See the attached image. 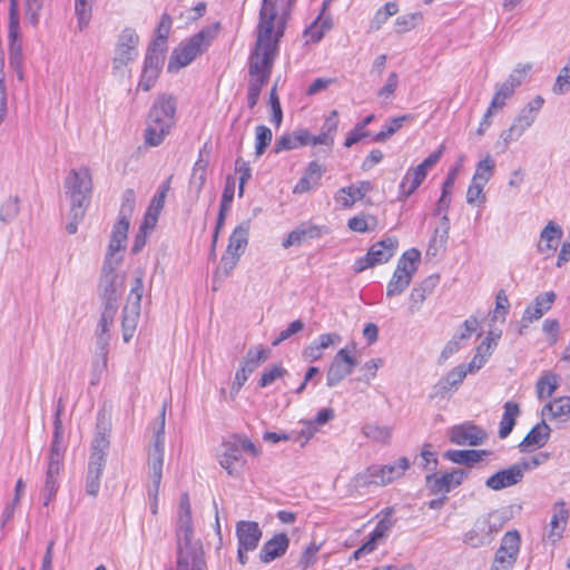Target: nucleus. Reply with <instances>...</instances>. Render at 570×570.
<instances>
[{
	"label": "nucleus",
	"mask_w": 570,
	"mask_h": 570,
	"mask_svg": "<svg viewBox=\"0 0 570 570\" xmlns=\"http://www.w3.org/2000/svg\"><path fill=\"white\" fill-rule=\"evenodd\" d=\"M513 94L514 90L512 89V87L510 85H505L504 82H502L497 86V90L489 106L491 107V109H502L505 106L507 99L512 97Z\"/></svg>",
	"instance_id": "obj_57"
},
{
	"label": "nucleus",
	"mask_w": 570,
	"mask_h": 570,
	"mask_svg": "<svg viewBox=\"0 0 570 570\" xmlns=\"http://www.w3.org/2000/svg\"><path fill=\"white\" fill-rule=\"evenodd\" d=\"M207 166L208 160L203 158V150H200L189 179V194L193 195L195 199L199 197L206 183Z\"/></svg>",
	"instance_id": "obj_32"
},
{
	"label": "nucleus",
	"mask_w": 570,
	"mask_h": 570,
	"mask_svg": "<svg viewBox=\"0 0 570 570\" xmlns=\"http://www.w3.org/2000/svg\"><path fill=\"white\" fill-rule=\"evenodd\" d=\"M116 269L106 268L102 266V274L99 283V295L104 301V307H117V301L120 295L119 286L121 284L120 277L115 273Z\"/></svg>",
	"instance_id": "obj_14"
},
{
	"label": "nucleus",
	"mask_w": 570,
	"mask_h": 570,
	"mask_svg": "<svg viewBox=\"0 0 570 570\" xmlns=\"http://www.w3.org/2000/svg\"><path fill=\"white\" fill-rule=\"evenodd\" d=\"M523 479L521 469L515 464L498 471L497 473L489 476L485 481V485L494 491L512 487L521 482Z\"/></svg>",
	"instance_id": "obj_19"
},
{
	"label": "nucleus",
	"mask_w": 570,
	"mask_h": 570,
	"mask_svg": "<svg viewBox=\"0 0 570 570\" xmlns=\"http://www.w3.org/2000/svg\"><path fill=\"white\" fill-rule=\"evenodd\" d=\"M554 299L556 294L553 292H546L538 295L533 303L523 312L520 334H523L522 327H527L530 323L540 320L548 311H550Z\"/></svg>",
	"instance_id": "obj_17"
},
{
	"label": "nucleus",
	"mask_w": 570,
	"mask_h": 570,
	"mask_svg": "<svg viewBox=\"0 0 570 570\" xmlns=\"http://www.w3.org/2000/svg\"><path fill=\"white\" fill-rule=\"evenodd\" d=\"M537 395L539 399L551 396L558 387V375L546 373L537 382Z\"/></svg>",
	"instance_id": "obj_46"
},
{
	"label": "nucleus",
	"mask_w": 570,
	"mask_h": 570,
	"mask_svg": "<svg viewBox=\"0 0 570 570\" xmlns=\"http://www.w3.org/2000/svg\"><path fill=\"white\" fill-rule=\"evenodd\" d=\"M411 281L410 276L394 271L392 278L386 286V296L391 298L401 295L409 287Z\"/></svg>",
	"instance_id": "obj_47"
},
{
	"label": "nucleus",
	"mask_w": 570,
	"mask_h": 570,
	"mask_svg": "<svg viewBox=\"0 0 570 570\" xmlns=\"http://www.w3.org/2000/svg\"><path fill=\"white\" fill-rule=\"evenodd\" d=\"M262 530L255 521H238L236 523V537L238 546L243 549L255 550L262 538Z\"/></svg>",
	"instance_id": "obj_20"
},
{
	"label": "nucleus",
	"mask_w": 570,
	"mask_h": 570,
	"mask_svg": "<svg viewBox=\"0 0 570 570\" xmlns=\"http://www.w3.org/2000/svg\"><path fill=\"white\" fill-rule=\"evenodd\" d=\"M399 86V75L396 72H390L385 85L377 91L379 98H381L385 104H389L393 100L395 90Z\"/></svg>",
	"instance_id": "obj_60"
},
{
	"label": "nucleus",
	"mask_w": 570,
	"mask_h": 570,
	"mask_svg": "<svg viewBox=\"0 0 570 570\" xmlns=\"http://www.w3.org/2000/svg\"><path fill=\"white\" fill-rule=\"evenodd\" d=\"M177 550L202 547L199 541L194 540L191 519H178L176 528Z\"/></svg>",
	"instance_id": "obj_35"
},
{
	"label": "nucleus",
	"mask_w": 570,
	"mask_h": 570,
	"mask_svg": "<svg viewBox=\"0 0 570 570\" xmlns=\"http://www.w3.org/2000/svg\"><path fill=\"white\" fill-rule=\"evenodd\" d=\"M242 451L237 443L233 441L223 444V452L219 454V464L227 471L229 475L238 473L239 469L244 465Z\"/></svg>",
	"instance_id": "obj_21"
},
{
	"label": "nucleus",
	"mask_w": 570,
	"mask_h": 570,
	"mask_svg": "<svg viewBox=\"0 0 570 570\" xmlns=\"http://www.w3.org/2000/svg\"><path fill=\"white\" fill-rule=\"evenodd\" d=\"M422 19L420 13H406L400 16L395 20V31L404 33L415 28L417 22Z\"/></svg>",
	"instance_id": "obj_61"
},
{
	"label": "nucleus",
	"mask_w": 570,
	"mask_h": 570,
	"mask_svg": "<svg viewBox=\"0 0 570 570\" xmlns=\"http://www.w3.org/2000/svg\"><path fill=\"white\" fill-rule=\"evenodd\" d=\"M166 45V36L157 37L153 45L148 48L145 60L144 68L148 70H154L160 73L163 65H164V51Z\"/></svg>",
	"instance_id": "obj_29"
},
{
	"label": "nucleus",
	"mask_w": 570,
	"mask_h": 570,
	"mask_svg": "<svg viewBox=\"0 0 570 570\" xmlns=\"http://www.w3.org/2000/svg\"><path fill=\"white\" fill-rule=\"evenodd\" d=\"M239 256L236 254H229L225 250L224 255L220 258L219 265L217 266L214 273V281H223L227 278L233 269L236 267Z\"/></svg>",
	"instance_id": "obj_44"
},
{
	"label": "nucleus",
	"mask_w": 570,
	"mask_h": 570,
	"mask_svg": "<svg viewBox=\"0 0 570 570\" xmlns=\"http://www.w3.org/2000/svg\"><path fill=\"white\" fill-rule=\"evenodd\" d=\"M421 259V253L416 248H410L406 252L403 253V255L397 261V265L395 271L405 274L406 276H410L411 279L413 278V275L416 272V264Z\"/></svg>",
	"instance_id": "obj_39"
},
{
	"label": "nucleus",
	"mask_w": 570,
	"mask_h": 570,
	"mask_svg": "<svg viewBox=\"0 0 570 570\" xmlns=\"http://www.w3.org/2000/svg\"><path fill=\"white\" fill-rule=\"evenodd\" d=\"M551 429L544 420L537 423L524 439L519 443L518 449L521 453L532 452L544 446L550 438Z\"/></svg>",
	"instance_id": "obj_18"
},
{
	"label": "nucleus",
	"mask_w": 570,
	"mask_h": 570,
	"mask_svg": "<svg viewBox=\"0 0 570 570\" xmlns=\"http://www.w3.org/2000/svg\"><path fill=\"white\" fill-rule=\"evenodd\" d=\"M377 225L376 217L372 215H360L348 219L347 226L351 230L356 233H366L375 229Z\"/></svg>",
	"instance_id": "obj_49"
},
{
	"label": "nucleus",
	"mask_w": 570,
	"mask_h": 570,
	"mask_svg": "<svg viewBox=\"0 0 570 570\" xmlns=\"http://www.w3.org/2000/svg\"><path fill=\"white\" fill-rule=\"evenodd\" d=\"M19 209V198L17 196H10L0 207V219L4 223L13 220Z\"/></svg>",
	"instance_id": "obj_59"
},
{
	"label": "nucleus",
	"mask_w": 570,
	"mask_h": 570,
	"mask_svg": "<svg viewBox=\"0 0 570 570\" xmlns=\"http://www.w3.org/2000/svg\"><path fill=\"white\" fill-rule=\"evenodd\" d=\"M161 428L156 435L154 449L149 453L148 470L150 484L148 485V497L150 499V511L153 514L158 512V493L163 478L164 465V426H165V406L160 413Z\"/></svg>",
	"instance_id": "obj_4"
},
{
	"label": "nucleus",
	"mask_w": 570,
	"mask_h": 570,
	"mask_svg": "<svg viewBox=\"0 0 570 570\" xmlns=\"http://www.w3.org/2000/svg\"><path fill=\"white\" fill-rule=\"evenodd\" d=\"M285 374H287V371L282 365H273L262 374L258 384L261 387H266Z\"/></svg>",
	"instance_id": "obj_64"
},
{
	"label": "nucleus",
	"mask_w": 570,
	"mask_h": 570,
	"mask_svg": "<svg viewBox=\"0 0 570 570\" xmlns=\"http://www.w3.org/2000/svg\"><path fill=\"white\" fill-rule=\"evenodd\" d=\"M109 439L106 432L97 431L91 443L89 460L106 463Z\"/></svg>",
	"instance_id": "obj_41"
},
{
	"label": "nucleus",
	"mask_w": 570,
	"mask_h": 570,
	"mask_svg": "<svg viewBox=\"0 0 570 570\" xmlns=\"http://www.w3.org/2000/svg\"><path fill=\"white\" fill-rule=\"evenodd\" d=\"M443 151L444 146L441 145L438 150L430 154L421 164L406 170L399 185V200H405L420 187L426 178L429 170L441 159Z\"/></svg>",
	"instance_id": "obj_6"
},
{
	"label": "nucleus",
	"mask_w": 570,
	"mask_h": 570,
	"mask_svg": "<svg viewBox=\"0 0 570 570\" xmlns=\"http://www.w3.org/2000/svg\"><path fill=\"white\" fill-rule=\"evenodd\" d=\"M117 308H114L111 305L108 307H104V311L97 325L96 334H110V327L114 323Z\"/></svg>",
	"instance_id": "obj_63"
},
{
	"label": "nucleus",
	"mask_w": 570,
	"mask_h": 570,
	"mask_svg": "<svg viewBox=\"0 0 570 570\" xmlns=\"http://www.w3.org/2000/svg\"><path fill=\"white\" fill-rule=\"evenodd\" d=\"M267 357L268 351L265 348L249 350L246 353L242 366L245 367L247 372L253 373L261 363L267 360Z\"/></svg>",
	"instance_id": "obj_55"
},
{
	"label": "nucleus",
	"mask_w": 570,
	"mask_h": 570,
	"mask_svg": "<svg viewBox=\"0 0 570 570\" xmlns=\"http://www.w3.org/2000/svg\"><path fill=\"white\" fill-rule=\"evenodd\" d=\"M332 27L333 20L331 16L318 14L316 19L312 22V24L307 27L304 31L306 43L320 42L323 39L324 35L332 29Z\"/></svg>",
	"instance_id": "obj_34"
},
{
	"label": "nucleus",
	"mask_w": 570,
	"mask_h": 570,
	"mask_svg": "<svg viewBox=\"0 0 570 570\" xmlns=\"http://www.w3.org/2000/svg\"><path fill=\"white\" fill-rule=\"evenodd\" d=\"M385 538L386 535L383 532L374 528L368 539L353 552V559L358 560L363 556L372 553L377 548L379 542Z\"/></svg>",
	"instance_id": "obj_48"
},
{
	"label": "nucleus",
	"mask_w": 570,
	"mask_h": 570,
	"mask_svg": "<svg viewBox=\"0 0 570 570\" xmlns=\"http://www.w3.org/2000/svg\"><path fill=\"white\" fill-rule=\"evenodd\" d=\"M94 1L95 0H75V11L80 30L89 24Z\"/></svg>",
	"instance_id": "obj_51"
},
{
	"label": "nucleus",
	"mask_w": 570,
	"mask_h": 570,
	"mask_svg": "<svg viewBox=\"0 0 570 570\" xmlns=\"http://www.w3.org/2000/svg\"><path fill=\"white\" fill-rule=\"evenodd\" d=\"M20 37L18 0H10L8 22L9 53H22Z\"/></svg>",
	"instance_id": "obj_23"
},
{
	"label": "nucleus",
	"mask_w": 570,
	"mask_h": 570,
	"mask_svg": "<svg viewBox=\"0 0 570 570\" xmlns=\"http://www.w3.org/2000/svg\"><path fill=\"white\" fill-rule=\"evenodd\" d=\"M324 171L325 169L316 160L311 161L307 165L303 176L294 186L293 191L295 194H303L315 188L320 185Z\"/></svg>",
	"instance_id": "obj_25"
},
{
	"label": "nucleus",
	"mask_w": 570,
	"mask_h": 570,
	"mask_svg": "<svg viewBox=\"0 0 570 570\" xmlns=\"http://www.w3.org/2000/svg\"><path fill=\"white\" fill-rule=\"evenodd\" d=\"M492 514L480 517L463 538V542L472 548H479L492 542L500 525L494 522Z\"/></svg>",
	"instance_id": "obj_9"
},
{
	"label": "nucleus",
	"mask_w": 570,
	"mask_h": 570,
	"mask_svg": "<svg viewBox=\"0 0 570 570\" xmlns=\"http://www.w3.org/2000/svg\"><path fill=\"white\" fill-rule=\"evenodd\" d=\"M356 360L351 355L346 348H341L327 370L326 384L330 387L336 386L347 375H350L356 366Z\"/></svg>",
	"instance_id": "obj_11"
},
{
	"label": "nucleus",
	"mask_w": 570,
	"mask_h": 570,
	"mask_svg": "<svg viewBox=\"0 0 570 570\" xmlns=\"http://www.w3.org/2000/svg\"><path fill=\"white\" fill-rule=\"evenodd\" d=\"M106 463L97 461H88L85 490L90 497L96 498L100 490V479L105 470Z\"/></svg>",
	"instance_id": "obj_33"
},
{
	"label": "nucleus",
	"mask_w": 570,
	"mask_h": 570,
	"mask_svg": "<svg viewBox=\"0 0 570 570\" xmlns=\"http://www.w3.org/2000/svg\"><path fill=\"white\" fill-rule=\"evenodd\" d=\"M126 245L120 242H115L110 238L108 252L104 262V266L109 269H116L117 266L121 263L122 256L118 255L122 249H125Z\"/></svg>",
	"instance_id": "obj_54"
},
{
	"label": "nucleus",
	"mask_w": 570,
	"mask_h": 570,
	"mask_svg": "<svg viewBox=\"0 0 570 570\" xmlns=\"http://www.w3.org/2000/svg\"><path fill=\"white\" fill-rule=\"evenodd\" d=\"M543 420H559L566 422L570 419V397L561 396L547 403L541 411Z\"/></svg>",
	"instance_id": "obj_28"
},
{
	"label": "nucleus",
	"mask_w": 570,
	"mask_h": 570,
	"mask_svg": "<svg viewBox=\"0 0 570 570\" xmlns=\"http://www.w3.org/2000/svg\"><path fill=\"white\" fill-rule=\"evenodd\" d=\"M488 453L485 450H448L443 456L455 464L472 465Z\"/></svg>",
	"instance_id": "obj_36"
},
{
	"label": "nucleus",
	"mask_w": 570,
	"mask_h": 570,
	"mask_svg": "<svg viewBox=\"0 0 570 570\" xmlns=\"http://www.w3.org/2000/svg\"><path fill=\"white\" fill-rule=\"evenodd\" d=\"M495 161L490 155H487L476 164L475 173L472 179L487 184L493 175Z\"/></svg>",
	"instance_id": "obj_50"
},
{
	"label": "nucleus",
	"mask_w": 570,
	"mask_h": 570,
	"mask_svg": "<svg viewBox=\"0 0 570 570\" xmlns=\"http://www.w3.org/2000/svg\"><path fill=\"white\" fill-rule=\"evenodd\" d=\"M570 518V511L563 500H559L552 505V515L549 524L543 532V540L557 543L563 537V532Z\"/></svg>",
	"instance_id": "obj_12"
},
{
	"label": "nucleus",
	"mask_w": 570,
	"mask_h": 570,
	"mask_svg": "<svg viewBox=\"0 0 570 570\" xmlns=\"http://www.w3.org/2000/svg\"><path fill=\"white\" fill-rule=\"evenodd\" d=\"M289 546V539L285 533L275 534L272 539L266 541L261 549L259 559L264 563H269L273 560L282 557Z\"/></svg>",
	"instance_id": "obj_24"
},
{
	"label": "nucleus",
	"mask_w": 570,
	"mask_h": 570,
	"mask_svg": "<svg viewBox=\"0 0 570 570\" xmlns=\"http://www.w3.org/2000/svg\"><path fill=\"white\" fill-rule=\"evenodd\" d=\"M448 435L450 441L456 445L476 446L485 442L487 432L471 422L454 425L449 429Z\"/></svg>",
	"instance_id": "obj_10"
},
{
	"label": "nucleus",
	"mask_w": 570,
	"mask_h": 570,
	"mask_svg": "<svg viewBox=\"0 0 570 570\" xmlns=\"http://www.w3.org/2000/svg\"><path fill=\"white\" fill-rule=\"evenodd\" d=\"M483 181H478L472 179L471 184L466 191V202L470 205H483L485 203V195L483 193L484 186Z\"/></svg>",
	"instance_id": "obj_58"
},
{
	"label": "nucleus",
	"mask_w": 570,
	"mask_h": 570,
	"mask_svg": "<svg viewBox=\"0 0 570 570\" xmlns=\"http://www.w3.org/2000/svg\"><path fill=\"white\" fill-rule=\"evenodd\" d=\"M466 375L465 365L461 364L454 367L434 385V394L444 396L451 390L458 389Z\"/></svg>",
	"instance_id": "obj_27"
},
{
	"label": "nucleus",
	"mask_w": 570,
	"mask_h": 570,
	"mask_svg": "<svg viewBox=\"0 0 570 570\" xmlns=\"http://www.w3.org/2000/svg\"><path fill=\"white\" fill-rule=\"evenodd\" d=\"M466 472L464 470H453L441 475L435 473L426 475V487L433 494L448 493L453 488L460 485L465 478Z\"/></svg>",
	"instance_id": "obj_15"
},
{
	"label": "nucleus",
	"mask_w": 570,
	"mask_h": 570,
	"mask_svg": "<svg viewBox=\"0 0 570 570\" xmlns=\"http://www.w3.org/2000/svg\"><path fill=\"white\" fill-rule=\"evenodd\" d=\"M60 473L46 471L45 482L41 489L43 505H48L55 498L59 489Z\"/></svg>",
	"instance_id": "obj_45"
},
{
	"label": "nucleus",
	"mask_w": 570,
	"mask_h": 570,
	"mask_svg": "<svg viewBox=\"0 0 570 570\" xmlns=\"http://www.w3.org/2000/svg\"><path fill=\"white\" fill-rule=\"evenodd\" d=\"M409 466L410 462L404 456L391 464L372 465L355 476V485L357 488L385 485L402 476Z\"/></svg>",
	"instance_id": "obj_5"
},
{
	"label": "nucleus",
	"mask_w": 570,
	"mask_h": 570,
	"mask_svg": "<svg viewBox=\"0 0 570 570\" xmlns=\"http://www.w3.org/2000/svg\"><path fill=\"white\" fill-rule=\"evenodd\" d=\"M397 239L395 237H386L368 249V255L375 265L386 263L394 254L397 248Z\"/></svg>",
	"instance_id": "obj_31"
},
{
	"label": "nucleus",
	"mask_w": 570,
	"mask_h": 570,
	"mask_svg": "<svg viewBox=\"0 0 570 570\" xmlns=\"http://www.w3.org/2000/svg\"><path fill=\"white\" fill-rule=\"evenodd\" d=\"M140 315V307L135 305L126 304L122 311V338L124 342L128 343L137 328L138 320Z\"/></svg>",
	"instance_id": "obj_37"
},
{
	"label": "nucleus",
	"mask_w": 570,
	"mask_h": 570,
	"mask_svg": "<svg viewBox=\"0 0 570 570\" xmlns=\"http://www.w3.org/2000/svg\"><path fill=\"white\" fill-rule=\"evenodd\" d=\"M520 550V535L518 531L504 534L500 548L497 550L490 570H512Z\"/></svg>",
	"instance_id": "obj_8"
},
{
	"label": "nucleus",
	"mask_w": 570,
	"mask_h": 570,
	"mask_svg": "<svg viewBox=\"0 0 570 570\" xmlns=\"http://www.w3.org/2000/svg\"><path fill=\"white\" fill-rule=\"evenodd\" d=\"M309 131L307 129H297L289 134L279 136L274 145V153L279 154L284 150H292L303 146H308Z\"/></svg>",
	"instance_id": "obj_26"
},
{
	"label": "nucleus",
	"mask_w": 570,
	"mask_h": 570,
	"mask_svg": "<svg viewBox=\"0 0 570 570\" xmlns=\"http://www.w3.org/2000/svg\"><path fill=\"white\" fill-rule=\"evenodd\" d=\"M535 121V118L525 111L523 108L519 115L513 119L511 126L500 134L498 146L502 145V151H505L509 145L517 141Z\"/></svg>",
	"instance_id": "obj_13"
},
{
	"label": "nucleus",
	"mask_w": 570,
	"mask_h": 570,
	"mask_svg": "<svg viewBox=\"0 0 570 570\" xmlns=\"http://www.w3.org/2000/svg\"><path fill=\"white\" fill-rule=\"evenodd\" d=\"M249 228V220L242 222L238 226H236L229 236L226 252L229 254H237L240 257L248 244Z\"/></svg>",
	"instance_id": "obj_30"
},
{
	"label": "nucleus",
	"mask_w": 570,
	"mask_h": 570,
	"mask_svg": "<svg viewBox=\"0 0 570 570\" xmlns=\"http://www.w3.org/2000/svg\"><path fill=\"white\" fill-rule=\"evenodd\" d=\"M354 193H356L354 185L342 187L336 191L334 199L341 207L351 208L357 200H362Z\"/></svg>",
	"instance_id": "obj_56"
},
{
	"label": "nucleus",
	"mask_w": 570,
	"mask_h": 570,
	"mask_svg": "<svg viewBox=\"0 0 570 570\" xmlns=\"http://www.w3.org/2000/svg\"><path fill=\"white\" fill-rule=\"evenodd\" d=\"M255 134V154L256 156H262L266 148L269 146L273 134L272 130L265 125L257 126Z\"/></svg>",
	"instance_id": "obj_53"
},
{
	"label": "nucleus",
	"mask_w": 570,
	"mask_h": 570,
	"mask_svg": "<svg viewBox=\"0 0 570 570\" xmlns=\"http://www.w3.org/2000/svg\"><path fill=\"white\" fill-rule=\"evenodd\" d=\"M66 193L70 199V215L82 219L92 194V176L89 167L80 166L69 170L65 179Z\"/></svg>",
	"instance_id": "obj_2"
},
{
	"label": "nucleus",
	"mask_w": 570,
	"mask_h": 570,
	"mask_svg": "<svg viewBox=\"0 0 570 570\" xmlns=\"http://www.w3.org/2000/svg\"><path fill=\"white\" fill-rule=\"evenodd\" d=\"M411 119V115H403L387 119L386 122L383 125L382 129L372 137V140L374 142H383L387 140L391 136H393L403 127V124L405 121Z\"/></svg>",
	"instance_id": "obj_40"
},
{
	"label": "nucleus",
	"mask_w": 570,
	"mask_h": 570,
	"mask_svg": "<svg viewBox=\"0 0 570 570\" xmlns=\"http://www.w3.org/2000/svg\"><path fill=\"white\" fill-rule=\"evenodd\" d=\"M322 234L323 228L321 226L311 223H302L287 235L282 245L284 248L299 246L307 240L320 238Z\"/></svg>",
	"instance_id": "obj_22"
},
{
	"label": "nucleus",
	"mask_w": 570,
	"mask_h": 570,
	"mask_svg": "<svg viewBox=\"0 0 570 570\" xmlns=\"http://www.w3.org/2000/svg\"><path fill=\"white\" fill-rule=\"evenodd\" d=\"M570 90V57L568 63L560 70L553 85V92L563 95Z\"/></svg>",
	"instance_id": "obj_62"
},
{
	"label": "nucleus",
	"mask_w": 570,
	"mask_h": 570,
	"mask_svg": "<svg viewBox=\"0 0 570 570\" xmlns=\"http://www.w3.org/2000/svg\"><path fill=\"white\" fill-rule=\"evenodd\" d=\"M563 236V230L556 222L550 220L540 233L539 242L537 244V252L544 258H550L554 255L559 243Z\"/></svg>",
	"instance_id": "obj_16"
},
{
	"label": "nucleus",
	"mask_w": 570,
	"mask_h": 570,
	"mask_svg": "<svg viewBox=\"0 0 570 570\" xmlns=\"http://www.w3.org/2000/svg\"><path fill=\"white\" fill-rule=\"evenodd\" d=\"M334 140L331 139V137H328L327 135L323 134V132H320L318 135L316 136H313L311 132H309V139H308V145H312V146H322L320 148H315L313 151H312V155L317 157V158H326L328 157L332 151H333V147H334Z\"/></svg>",
	"instance_id": "obj_43"
},
{
	"label": "nucleus",
	"mask_w": 570,
	"mask_h": 570,
	"mask_svg": "<svg viewBox=\"0 0 570 570\" xmlns=\"http://www.w3.org/2000/svg\"><path fill=\"white\" fill-rule=\"evenodd\" d=\"M139 37L135 29L125 28L118 36L115 53L112 58V68L120 70L134 61L138 56Z\"/></svg>",
	"instance_id": "obj_7"
},
{
	"label": "nucleus",
	"mask_w": 570,
	"mask_h": 570,
	"mask_svg": "<svg viewBox=\"0 0 570 570\" xmlns=\"http://www.w3.org/2000/svg\"><path fill=\"white\" fill-rule=\"evenodd\" d=\"M217 35V27H208L189 38L179 48L175 49L168 62V71H177L188 66L200 55Z\"/></svg>",
	"instance_id": "obj_3"
},
{
	"label": "nucleus",
	"mask_w": 570,
	"mask_h": 570,
	"mask_svg": "<svg viewBox=\"0 0 570 570\" xmlns=\"http://www.w3.org/2000/svg\"><path fill=\"white\" fill-rule=\"evenodd\" d=\"M504 412L500 421L499 438L505 439L512 432L517 417L520 415V407L515 402L504 403Z\"/></svg>",
	"instance_id": "obj_38"
},
{
	"label": "nucleus",
	"mask_w": 570,
	"mask_h": 570,
	"mask_svg": "<svg viewBox=\"0 0 570 570\" xmlns=\"http://www.w3.org/2000/svg\"><path fill=\"white\" fill-rule=\"evenodd\" d=\"M66 446L50 445L46 471L60 473L63 469Z\"/></svg>",
	"instance_id": "obj_52"
},
{
	"label": "nucleus",
	"mask_w": 570,
	"mask_h": 570,
	"mask_svg": "<svg viewBox=\"0 0 570 570\" xmlns=\"http://www.w3.org/2000/svg\"><path fill=\"white\" fill-rule=\"evenodd\" d=\"M177 101L174 96L159 95L148 112L145 129V144L150 147L159 146L176 124Z\"/></svg>",
	"instance_id": "obj_1"
},
{
	"label": "nucleus",
	"mask_w": 570,
	"mask_h": 570,
	"mask_svg": "<svg viewBox=\"0 0 570 570\" xmlns=\"http://www.w3.org/2000/svg\"><path fill=\"white\" fill-rule=\"evenodd\" d=\"M362 433L365 438L381 444H389L392 438V429L386 425L365 424Z\"/></svg>",
	"instance_id": "obj_42"
}]
</instances>
